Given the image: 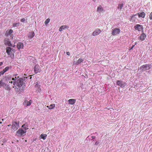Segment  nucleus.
<instances>
[{
    "instance_id": "nucleus-3",
    "label": "nucleus",
    "mask_w": 152,
    "mask_h": 152,
    "mask_svg": "<svg viewBox=\"0 0 152 152\" xmlns=\"http://www.w3.org/2000/svg\"><path fill=\"white\" fill-rule=\"evenodd\" d=\"M152 65L150 64H146L141 66L140 68V69L141 71H146L148 70L151 68Z\"/></svg>"
},
{
    "instance_id": "nucleus-15",
    "label": "nucleus",
    "mask_w": 152,
    "mask_h": 152,
    "mask_svg": "<svg viewBox=\"0 0 152 152\" xmlns=\"http://www.w3.org/2000/svg\"><path fill=\"white\" fill-rule=\"evenodd\" d=\"M17 47L18 49L23 48V44L22 43H21V42H18L17 44Z\"/></svg>"
},
{
    "instance_id": "nucleus-44",
    "label": "nucleus",
    "mask_w": 152,
    "mask_h": 152,
    "mask_svg": "<svg viewBox=\"0 0 152 152\" xmlns=\"http://www.w3.org/2000/svg\"><path fill=\"white\" fill-rule=\"evenodd\" d=\"M20 89H19L18 91H19V92H20Z\"/></svg>"
},
{
    "instance_id": "nucleus-13",
    "label": "nucleus",
    "mask_w": 152,
    "mask_h": 152,
    "mask_svg": "<svg viewBox=\"0 0 152 152\" xmlns=\"http://www.w3.org/2000/svg\"><path fill=\"white\" fill-rule=\"evenodd\" d=\"M101 31L100 29H97L96 30L94 31L92 33V35L94 36H95V35H97L101 33Z\"/></svg>"
},
{
    "instance_id": "nucleus-17",
    "label": "nucleus",
    "mask_w": 152,
    "mask_h": 152,
    "mask_svg": "<svg viewBox=\"0 0 152 152\" xmlns=\"http://www.w3.org/2000/svg\"><path fill=\"white\" fill-rule=\"evenodd\" d=\"M4 88L6 90H7V91H10L11 89V88L9 86V84H7L6 83V82H5V86H4Z\"/></svg>"
},
{
    "instance_id": "nucleus-27",
    "label": "nucleus",
    "mask_w": 152,
    "mask_h": 152,
    "mask_svg": "<svg viewBox=\"0 0 152 152\" xmlns=\"http://www.w3.org/2000/svg\"><path fill=\"white\" fill-rule=\"evenodd\" d=\"M20 25V23H13V27H17V26H19Z\"/></svg>"
},
{
    "instance_id": "nucleus-1",
    "label": "nucleus",
    "mask_w": 152,
    "mask_h": 152,
    "mask_svg": "<svg viewBox=\"0 0 152 152\" xmlns=\"http://www.w3.org/2000/svg\"><path fill=\"white\" fill-rule=\"evenodd\" d=\"M28 124L26 123L21 126V128H19L16 133L18 135L24 136L27 132V129H28Z\"/></svg>"
},
{
    "instance_id": "nucleus-8",
    "label": "nucleus",
    "mask_w": 152,
    "mask_h": 152,
    "mask_svg": "<svg viewBox=\"0 0 152 152\" xmlns=\"http://www.w3.org/2000/svg\"><path fill=\"white\" fill-rule=\"evenodd\" d=\"M134 28L136 30H137L138 31H142V32H143V27L142 26L140 25V24H136L134 26Z\"/></svg>"
},
{
    "instance_id": "nucleus-25",
    "label": "nucleus",
    "mask_w": 152,
    "mask_h": 152,
    "mask_svg": "<svg viewBox=\"0 0 152 152\" xmlns=\"http://www.w3.org/2000/svg\"><path fill=\"white\" fill-rule=\"evenodd\" d=\"M9 69V66L6 67L2 71L3 75V74H4V72H7V71H8V70Z\"/></svg>"
},
{
    "instance_id": "nucleus-23",
    "label": "nucleus",
    "mask_w": 152,
    "mask_h": 152,
    "mask_svg": "<svg viewBox=\"0 0 152 152\" xmlns=\"http://www.w3.org/2000/svg\"><path fill=\"white\" fill-rule=\"evenodd\" d=\"M47 135L46 134H42L40 136V137L41 138H42L43 140H45L46 138Z\"/></svg>"
},
{
    "instance_id": "nucleus-10",
    "label": "nucleus",
    "mask_w": 152,
    "mask_h": 152,
    "mask_svg": "<svg viewBox=\"0 0 152 152\" xmlns=\"http://www.w3.org/2000/svg\"><path fill=\"white\" fill-rule=\"evenodd\" d=\"M41 71V67L38 64H37L35 65L34 69V71L35 74H37L38 72H40Z\"/></svg>"
},
{
    "instance_id": "nucleus-6",
    "label": "nucleus",
    "mask_w": 152,
    "mask_h": 152,
    "mask_svg": "<svg viewBox=\"0 0 152 152\" xmlns=\"http://www.w3.org/2000/svg\"><path fill=\"white\" fill-rule=\"evenodd\" d=\"M116 84L121 88H124L126 85V83H125L124 81H122V80H117L116 82Z\"/></svg>"
},
{
    "instance_id": "nucleus-28",
    "label": "nucleus",
    "mask_w": 152,
    "mask_h": 152,
    "mask_svg": "<svg viewBox=\"0 0 152 152\" xmlns=\"http://www.w3.org/2000/svg\"><path fill=\"white\" fill-rule=\"evenodd\" d=\"M5 44L6 45H7L9 46H11L12 45L10 41H7V42H5Z\"/></svg>"
},
{
    "instance_id": "nucleus-38",
    "label": "nucleus",
    "mask_w": 152,
    "mask_h": 152,
    "mask_svg": "<svg viewBox=\"0 0 152 152\" xmlns=\"http://www.w3.org/2000/svg\"><path fill=\"white\" fill-rule=\"evenodd\" d=\"M135 45H133L132 46V47L130 49H132V48H134V46H135Z\"/></svg>"
},
{
    "instance_id": "nucleus-24",
    "label": "nucleus",
    "mask_w": 152,
    "mask_h": 152,
    "mask_svg": "<svg viewBox=\"0 0 152 152\" xmlns=\"http://www.w3.org/2000/svg\"><path fill=\"white\" fill-rule=\"evenodd\" d=\"M55 107V104H51L50 106H47V107H48L49 109H52L54 108Z\"/></svg>"
},
{
    "instance_id": "nucleus-31",
    "label": "nucleus",
    "mask_w": 152,
    "mask_h": 152,
    "mask_svg": "<svg viewBox=\"0 0 152 152\" xmlns=\"http://www.w3.org/2000/svg\"><path fill=\"white\" fill-rule=\"evenodd\" d=\"M149 18L150 19H152V12L150 13Z\"/></svg>"
},
{
    "instance_id": "nucleus-30",
    "label": "nucleus",
    "mask_w": 152,
    "mask_h": 152,
    "mask_svg": "<svg viewBox=\"0 0 152 152\" xmlns=\"http://www.w3.org/2000/svg\"><path fill=\"white\" fill-rule=\"evenodd\" d=\"M18 78H19V77H15V78L12 77V80H13V82H15L16 80H17V79Z\"/></svg>"
},
{
    "instance_id": "nucleus-19",
    "label": "nucleus",
    "mask_w": 152,
    "mask_h": 152,
    "mask_svg": "<svg viewBox=\"0 0 152 152\" xmlns=\"http://www.w3.org/2000/svg\"><path fill=\"white\" fill-rule=\"evenodd\" d=\"M35 35V33L34 32H31L29 33L28 37L29 38H32Z\"/></svg>"
},
{
    "instance_id": "nucleus-35",
    "label": "nucleus",
    "mask_w": 152,
    "mask_h": 152,
    "mask_svg": "<svg viewBox=\"0 0 152 152\" xmlns=\"http://www.w3.org/2000/svg\"><path fill=\"white\" fill-rule=\"evenodd\" d=\"M66 54L67 55H70V53H69V51H68V52H66Z\"/></svg>"
},
{
    "instance_id": "nucleus-7",
    "label": "nucleus",
    "mask_w": 152,
    "mask_h": 152,
    "mask_svg": "<svg viewBox=\"0 0 152 152\" xmlns=\"http://www.w3.org/2000/svg\"><path fill=\"white\" fill-rule=\"evenodd\" d=\"M120 32V30L119 28H115L114 29H112V34L113 35H116L118 34Z\"/></svg>"
},
{
    "instance_id": "nucleus-4",
    "label": "nucleus",
    "mask_w": 152,
    "mask_h": 152,
    "mask_svg": "<svg viewBox=\"0 0 152 152\" xmlns=\"http://www.w3.org/2000/svg\"><path fill=\"white\" fill-rule=\"evenodd\" d=\"M6 53H7L8 55H10L11 58H12L13 56V53L12 51H13L14 49H12V48L10 47H7L6 48Z\"/></svg>"
},
{
    "instance_id": "nucleus-29",
    "label": "nucleus",
    "mask_w": 152,
    "mask_h": 152,
    "mask_svg": "<svg viewBox=\"0 0 152 152\" xmlns=\"http://www.w3.org/2000/svg\"><path fill=\"white\" fill-rule=\"evenodd\" d=\"M50 19H49V18H48L47 19H46V20L45 21V23L46 25L48 23H49L50 21Z\"/></svg>"
},
{
    "instance_id": "nucleus-39",
    "label": "nucleus",
    "mask_w": 152,
    "mask_h": 152,
    "mask_svg": "<svg viewBox=\"0 0 152 152\" xmlns=\"http://www.w3.org/2000/svg\"><path fill=\"white\" fill-rule=\"evenodd\" d=\"M3 64L2 62H0V66L2 65Z\"/></svg>"
},
{
    "instance_id": "nucleus-5",
    "label": "nucleus",
    "mask_w": 152,
    "mask_h": 152,
    "mask_svg": "<svg viewBox=\"0 0 152 152\" xmlns=\"http://www.w3.org/2000/svg\"><path fill=\"white\" fill-rule=\"evenodd\" d=\"M19 126V122L17 121H13L12 122V128L14 131H16L18 129Z\"/></svg>"
},
{
    "instance_id": "nucleus-16",
    "label": "nucleus",
    "mask_w": 152,
    "mask_h": 152,
    "mask_svg": "<svg viewBox=\"0 0 152 152\" xmlns=\"http://www.w3.org/2000/svg\"><path fill=\"white\" fill-rule=\"evenodd\" d=\"M69 27L67 26H62L60 27L59 28V31H62L63 29H66V28H69Z\"/></svg>"
},
{
    "instance_id": "nucleus-21",
    "label": "nucleus",
    "mask_w": 152,
    "mask_h": 152,
    "mask_svg": "<svg viewBox=\"0 0 152 152\" xmlns=\"http://www.w3.org/2000/svg\"><path fill=\"white\" fill-rule=\"evenodd\" d=\"M138 15L139 17H141L142 18H145V13L144 12H141L140 13H138Z\"/></svg>"
},
{
    "instance_id": "nucleus-42",
    "label": "nucleus",
    "mask_w": 152,
    "mask_h": 152,
    "mask_svg": "<svg viewBox=\"0 0 152 152\" xmlns=\"http://www.w3.org/2000/svg\"><path fill=\"white\" fill-rule=\"evenodd\" d=\"M17 74H15V75H15V76H16V75H17Z\"/></svg>"
},
{
    "instance_id": "nucleus-20",
    "label": "nucleus",
    "mask_w": 152,
    "mask_h": 152,
    "mask_svg": "<svg viewBox=\"0 0 152 152\" xmlns=\"http://www.w3.org/2000/svg\"><path fill=\"white\" fill-rule=\"evenodd\" d=\"M13 31L12 29H10L9 30H7L6 32V34L7 35L11 34L12 33Z\"/></svg>"
},
{
    "instance_id": "nucleus-43",
    "label": "nucleus",
    "mask_w": 152,
    "mask_h": 152,
    "mask_svg": "<svg viewBox=\"0 0 152 152\" xmlns=\"http://www.w3.org/2000/svg\"><path fill=\"white\" fill-rule=\"evenodd\" d=\"M137 42H135V45H136V44H137Z\"/></svg>"
},
{
    "instance_id": "nucleus-2",
    "label": "nucleus",
    "mask_w": 152,
    "mask_h": 152,
    "mask_svg": "<svg viewBox=\"0 0 152 152\" xmlns=\"http://www.w3.org/2000/svg\"><path fill=\"white\" fill-rule=\"evenodd\" d=\"M23 83V80L22 78H18L13 83V85H17L18 88H21Z\"/></svg>"
},
{
    "instance_id": "nucleus-33",
    "label": "nucleus",
    "mask_w": 152,
    "mask_h": 152,
    "mask_svg": "<svg viewBox=\"0 0 152 152\" xmlns=\"http://www.w3.org/2000/svg\"><path fill=\"white\" fill-rule=\"evenodd\" d=\"M99 141H96L95 143V145H98L99 143Z\"/></svg>"
},
{
    "instance_id": "nucleus-26",
    "label": "nucleus",
    "mask_w": 152,
    "mask_h": 152,
    "mask_svg": "<svg viewBox=\"0 0 152 152\" xmlns=\"http://www.w3.org/2000/svg\"><path fill=\"white\" fill-rule=\"evenodd\" d=\"M123 6L124 4H120L118 5V9H119L121 10V9H122Z\"/></svg>"
},
{
    "instance_id": "nucleus-12",
    "label": "nucleus",
    "mask_w": 152,
    "mask_h": 152,
    "mask_svg": "<svg viewBox=\"0 0 152 152\" xmlns=\"http://www.w3.org/2000/svg\"><path fill=\"white\" fill-rule=\"evenodd\" d=\"M104 10L102 7L101 5H99L97 8V11L98 13H101V12H104Z\"/></svg>"
},
{
    "instance_id": "nucleus-36",
    "label": "nucleus",
    "mask_w": 152,
    "mask_h": 152,
    "mask_svg": "<svg viewBox=\"0 0 152 152\" xmlns=\"http://www.w3.org/2000/svg\"><path fill=\"white\" fill-rule=\"evenodd\" d=\"M1 75H3V71H2L1 72H0V76H1Z\"/></svg>"
},
{
    "instance_id": "nucleus-41",
    "label": "nucleus",
    "mask_w": 152,
    "mask_h": 152,
    "mask_svg": "<svg viewBox=\"0 0 152 152\" xmlns=\"http://www.w3.org/2000/svg\"><path fill=\"white\" fill-rule=\"evenodd\" d=\"M11 126L10 124H9V125H7L8 126Z\"/></svg>"
},
{
    "instance_id": "nucleus-18",
    "label": "nucleus",
    "mask_w": 152,
    "mask_h": 152,
    "mask_svg": "<svg viewBox=\"0 0 152 152\" xmlns=\"http://www.w3.org/2000/svg\"><path fill=\"white\" fill-rule=\"evenodd\" d=\"M68 102L69 104H74L76 102L75 99H70L68 100Z\"/></svg>"
},
{
    "instance_id": "nucleus-32",
    "label": "nucleus",
    "mask_w": 152,
    "mask_h": 152,
    "mask_svg": "<svg viewBox=\"0 0 152 152\" xmlns=\"http://www.w3.org/2000/svg\"><path fill=\"white\" fill-rule=\"evenodd\" d=\"M91 138L92 140H93L94 141L96 137H95V136H92Z\"/></svg>"
},
{
    "instance_id": "nucleus-22",
    "label": "nucleus",
    "mask_w": 152,
    "mask_h": 152,
    "mask_svg": "<svg viewBox=\"0 0 152 152\" xmlns=\"http://www.w3.org/2000/svg\"><path fill=\"white\" fill-rule=\"evenodd\" d=\"M83 59H82V58H80V59H78L77 62L75 63V64L77 65L79 64H80V63L83 62Z\"/></svg>"
},
{
    "instance_id": "nucleus-34",
    "label": "nucleus",
    "mask_w": 152,
    "mask_h": 152,
    "mask_svg": "<svg viewBox=\"0 0 152 152\" xmlns=\"http://www.w3.org/2000/svg\"><path fill=\"white\" fill-rule=\"evenodd\" d=\"M25 20V19L24 18H23L22 19H21L20 21L21 22H24Z\"/></svg>"
},
{
    "instance_id": "nucleus-40",
    "label": "nucleus",
    "mask_w": 152,
    "mask_h": 152,
    "mask_svg": "<svg viewBox=\"0 0 152 152\" xmlns=\"http://www.w3.org/2000/svg\"><path fill=\"white\" fill-rule=\"evenodd\" d=\"M13 81H10L9 82V83H11V84H12V83H13Z\"/></svg>"
},
{
    "instance_id": "nucleus-37",
    "label": "nucleus",
    "mask_w": 152,
    "mask_h": 152,
    "mask_svg": "<svg viewBox=\"0 0 152 152\" xmlns=\"http://www.w3.org/2000/svg\"><path fill=\"white\" fill-rule=\"evenodd\" d=\"M133 15L132 16H131V18L132 19V18H133L134 17V16H135V15Z\"/></svg>"
},
{
    "instance_id": "nucleus-11",
    "label": "nucleus",
    "mask_w": 152,
    "mask_h": 152,
    "mask_svg": "<svg viewBox=\"0 0 152 152\" xmlns=\"http://www.w3.org/2000/svg\"><path fill=\"white\" fill-rule=\"evenodd\" d=\"M32 102L31 100L28 101V100H25L23 102V104L25 106H29Z\"/></svg>"
},
{
    "instance_id": "nucleus-9",
    "label": "nucleus",
    "mask_w": 152,
    "mask_h": 152,
    "mask_svg": "<svg viewBox=\"0 0 152 152\" xmlns=\"http://www.w3.org/2000/svg\"><path fill=\"white\" fill-rule=\"evenodd\" d=\"M11 79V77H7V78H3L2 80H0V88H1V86H3L4 88L6 80H7V79L9 80V79Z\"/></svg>"
},
{
    "instance_id": "nucleus-14",
    "label": "nucleus",
    "mask_w": 152,
    "mask_h": 152,
    "mask_svg": "<svg viewBox=\"0 0 152 152\" xmlns=\"http://www.w3.org/2000/svg\"><path fill=\"white\" fill-rule=\"evenodd\" d=\"M146 37V35L145 34L143 33H142L141 34H140V37H139V38L140 40L141 41H143V40H145V37Z\"/></svg>"
},
{
    "instance_id": "nucleus-45",
    "label": "nucleus",
    "mask_w": 152,
    "mask_h": 152,
    "mask_svg": "<svg viewBox=\"0 0 152 152\" xmlns=\"http://www.w3.org/2000/svg\"><path fill=\"white\" fill-rule=\"evenodd\" d=\"M93 1H96V0H93Z\"/></svg>"
}]
</instances>
